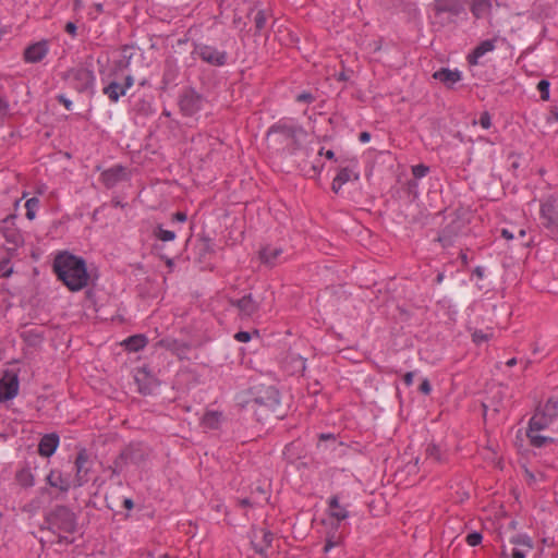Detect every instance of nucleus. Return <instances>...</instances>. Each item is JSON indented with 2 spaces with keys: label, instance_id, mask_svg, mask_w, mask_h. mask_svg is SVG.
Wrapping results in <instances>:
<instances>
[{
  "label": "nucleus",
  "instance_id": "f257e3e1",
  "mask_svg": "<svg viewBox=\"0 0 558 558\" xmlns=\"http://www.w3.org/2000/svg\"><path fill=\"white\" fill-rule=\"evenodd\" d=\"M558 420V401L549 399L539 405L529 422L526 436L530 444L537 448L551 445L555 438L550 435Z\"/></svg>",
  "mask_w": 558,
  "mask_h": 558
},
{
  "label": "nucleus",
  "instance_id": "f03ea898",
  "mask_svg": "<svg viewBox=\"0 0 558 558\" xmlns=\"http://www.w3.org/2000/svg\"><path fill=\"white\" fill-rule=\"evenodd\" d=\"M53 269L71 291H80L88 284L89 275L82 257L68 252L60 253L54 258Z\"/></svg>",
  "mask_w": 558,
  "mask_h": 558
},
{
  "label": "nucleus",
  "instance_id": "7ed1b4c3",
  "mask_svg": "<svg viewBox=\"0 0 558 558\" xmlns=\"http://www.w3.org/2000/svg\"><path fill=\"white\" fill-rule=\"evenodd\" d=\"M539 216L544 228H546L553 236L558 238V205L554 196L542 201Z\"/></svg>",
  "mask_w": 558,
  "mask_h": 558
},
{
  "label": "nucleus",
  "instance_id": "20e7f679",
  "mask_svg": "<svg viewBox=\"0 0 558 558\" xmlns=\"http://www.w3.org/2000/svg\"><path fill=\"white\" fill-rule=\"evenodd\" d=\"M66 77L70 84H72L78 92L93 89L96 81L94 72L84 66L71 69L68 72Z\"/></svg>",
  "mask_w": 558,
  "mask_h": 558
},
{
  "label": "nucleus",
  "instance_id": "39448f33",
  "mask_svg": "<svg viewBox=\"0 0 558 558\" xmlns=\"http://www.w3.org/2000/svg\"><path fill=\"white\" fill-rule=\"evenodd\" d=\"M197 56L206 63L211 65L221 66L227 63V52L219 50L209 45H201L196 47Z\"/></svg>",
  "mask_w": 558,
  "mask_h": 558
},
{
  "label": "nucleus",
  "instance_id": "423d86ee",
  "mask_svg": "<svg viewBox=\"0 0 558 558\" xmlns=\"http://www.w3.org/2000/svg\"><path fill=\"white\" fill-rule=\"evenodd\" d=\"M19 392V377L13 372H5L0 379V401L12 400Z\"/></svg>",
  "mask_w": 558,
  "mask_h": 558
},
{
  "label": "nucleus",
  "instance_id": "0eeeda50",
  "mask_svg": "<svg viewBox=\"0 0 558 558\" xmlns=\"http://www.w3.org/2000/svg\"><path fill=\"white\" fill-rule=\"evenodd\" d=\"M50 50L48 40H39L28 45L24 50V61L26 63H38L43 61Z\"/></svg>",
  "mask_w": 558,
  "mask_h": 558
},
{
  "label": "nucleus",
  "instance_id": "6e6552de",
  "mask_svg": "<svg viewBox=\"0 0 558 558\" xmlns=\"http://www.w3.org/2000/svg\"><path fill=\"white\" fill-rule=\"evenodd\" d=\"M76 474L73 478V487H82L88 482V473L90 470L88 454L86 450H81L75 459Z\"/></svg>",
  "mask_w": 558,
  "mask_h": 558
},
{
  "label": "nucleus",
  "instance_id": "1a4fd4ad",
  "mask_svg": "<svg viewBox=\"0 0 558 558\" xmlns=\"http://www.w3.org/2000/svg\"><path fill=\"white\" fill-rule=\"evenodd\" d=\"M179 104L185 116H193L202 109L203 98L195 90H187L181 96Z\"/></svg>",
  "mask_w": 558,
  "mask_h": 558
},
{
  "label": "nucleus",
  "instance_id": "9d476101",
  "mask_svg": "<svg viewBox=\"0 0 558 558\" xmlns=\"http://www.w3.org/2000/svg\"><path fill=\"white\" fill-rule=\"evenodd\" d=\"M134 85V77L132 75H128L124 78L123 84H119L118 82H111L104 88V94L110 99L111 102H118L122 96L126 94V92Z\"/></svg>",
  "mask_w": 558,
  "mask_h": 558
},
{
  "label": "nucleus",
  "instance_id": "9b49d317",
  "mask_svg": "<svg viewBox=\"0 0 558 558\" xmlns=\"http://www.w3.org/2000/svg\"><path fill=\"white\" fill-rule=\"evenodd\" d=\"M359 179L360 172L357 169V162L354 161V163L351 167L341 168L338 171L337 175L332 181L331 189L335 193H339V191L345 183L352 180L357 181Z\"/></svg>",
  "mask_w": 558,
  "mask_h": 558
},
{
  "label": "nucleus",
  "instance_id": "f8f14e48",
  "mask_svg": "<svg viewBox=\"0 0 558 558\" xmlns=\"http://www.w3.org/2000/svg\"><path fill=\"white\" fill-rule=\"evenodd\" d=\"M272 132H280V134L289 141H292L294 143H300L306 137V132L303 128L291 124L288 125L286 123L279 124L271 129Z\"/></svg>",
  "mask_w": 558,
  "mask_h": 558
},
{
  "label": "nucleus",
  "instance_id": "ddd939ff",
  "mask_svg": "<svg viewBox=\"0 0 558 558\" xmlns=\"http://www.w3.org/2000/svg\"><path fill=\"white\" fill-rule=\"evenodd\" d=\"M47 483L61 492H68L73 487V478L69 474H63L59 470H51L47 475Z\"/></svg>",
  "mask_w": 558,
  "mask_h": 558
},
{
  "label": "nucleus",
  "instance_id": "4468645a",
  "mask_svg": "<svg viewBox=\"0 0 558 558\" xmlns=\"http://www.w3.org/2000/svg\"><path fill=\"white\" fill-rule=\"evenodd\" d=\"M496 48V39H486L480 43L472 52L466 57L470 65L474 66L480 63V59L486 53L494 51Z\"/></svg>",
  "mask_w": 558,
  "mask_h": 558
},
{
  "label": "nucleus",
  "instance_id": "2eb2a0df",
  "mask_svg": "<svg viewBox=\"0 0 558 558\" xmlns=\"http://www.w3.org/2000/svg\"><path fill=\"white\" fill-rule=\"evenodd\" d=\"M59 436L57 434L45 435L38 446V452L43 457H51L59 447Z\"/></svg>",
  "mask_w": 558,
  "mask_h": 558
},
{
  "label": "nucleus",
  "instance_id": "dca6fc26",
  "mask_svg": "<svg viewBox=\"0 0 558 558\" xmlns=\"http://www.w3.org/2000/svg\"><path fill=\"white\" fill-rule=\"evenodd\" d=\"M490 0H471L470 11L475 19L488 17L492 14Z\"/></svg>",
  "mask_w": 558,
  "mask_h": 558
},
{
  "label": "nucleus",
  "instance_id": "f3484780",
  "mask_svg": "<svg viewBox=\"0 0 558 558\" xmlns=\"http://www.w3.org/2000/svg\"><path fill=\"white\" fill-rule=\"evenodd\" d=\"M282 248L276 245H266L259 252V258L263 263L274 266L280 260Z\"/></svg>",
  "mask_w": 558,
  "mask_h": 558
},
{
  "label": "nucleus",
  "instance_id": "a211bd4d",
  "mask_svg": "<svg viewBox=\"0 0 558 558\" xmlns=\"http://www.w3.org/2000/svg\"><path fill=\"white\" fill-rule=\"evenodd\" d=\"M434 77L447 86H452L461 80L462 75L459 70L441 69L434 73Z\"/></svg>",
  "mask_w": 558,
  "mask_h": 558
},
{
  "label": "nucleus",
  "instance_id": "6ab92c4d",
  "mask_svg": "<svg viewBox=\"0 0 558 558\" xmlns=\"http://www.w3.org/2000/svg\"><path fill=\"white\" fill-rule=\"evenodd\" d=\"M328 513L337 521H342L349 518V511L344 506H341L337 496L328 500Z\"/></svg>",
  "mask_w": 558,
  "mask_h": 558
},
{
  "label": "nucleus",
  "instance_id": "aec40b11",
  "mask_svg": "<svg viewBox=\"0 0 558 558\" xmlns=\"http://www.w3.org/2000/svg\"><path fill=\"white\" fill-rule=\"evenodd\" d=\"M236 306L240 311V314L245 317L253 316L258 310V304L253 300L251 294L244 295L238 300Z\"/></svg>",
  "mask_w": 558,
  "mask_h": 558
},
{
  "label": "nucleus",
  "instance_id": "412c9836",
  "mask_svg": "<svg viewBox=\"0 0 558 558\" xmlns=\"http://www.w3.org/2000/svg\"><path fill=\"white\" fill-rule=\"evenodd\" d=\"M146 344H147V339L143 335L131 336L122 342V345H124V348L131 352H137V351L144 349L146 347Z\"/></svg>",
  "mask_w": 558,
  "mask_h": 558
},
{
  "label": "nucleus",
  "instance_id": "4be33fe9",
  "mask_svg": "<svg viewBox=\"0 0 558 558\" xmlns=\"http://www.w3.org/2000/svg\"><path fill=\"white\" fill-rule=\"evenodd\" d=\"M16 481L23 487H33L35 485V476L31 468H22L16 473Z\"/></svg>",
  "mask_w": 558,
  "mask_h": 558
},
{
  "label": "nucleus",
  "instance_id": "5701e85b",
  "mask_svg": "<svg viewBox=\"0 0 558 558\" xmlns=\"http://www.w3.org/2000/svg\"><path fill=\"white\" fill-rule=\"evenodd\" d=\"M510 543L515 546L514 548H521L524 551H532L533 549V542L526 534H519L511 537Z\"/></svg>",
  "mask_w": 558,
  "mask_h": 558
},
{
  "label": "nucleus",
  "instance_id": "b1692460",
  "mask_svg": "<svg viewBox=\"0 0 558 558\" xmlns=\"http://www.w3.org/2000/svg\"><path fill=\"white\" fill-rule=\"evenodd\" d=\"M220 420H221V414L219 412L207 411L202 418V423L205 427L216 428V427H218Z\"/></svg>",
  "mask_w": 558,
  "mask_h": 558
},
{
  "label": "nucleus",
  "instance_id": "393cba45",
  "mask_svg": "<svg viewBox=\"0 0 558 558\" xmlns=\"http://www.w3.org/2000/svg\"><path fill=\"white\" fill-rule=\"evenodd\" d=\"M121 169L111 168L102 172L101 177L107 185H114L120 178Z\"/></svg>",
  "mask_w": 558,
  "mask_h": 558
},
{
  "label": "nucleus",
  "instance_id": "a878e982",
  "mask_svg": "<svg viewBox=\"0 0 558 558\" xmlns=\"http://www.w3.org/2000/svg\"><path fill=\"white\" fill-rule=\"evenodd\" d=\"M40 202L37 197H31L25 203L26 217L29 220L35 219Z\"/></svg>",
  "mask_w": 558,
  "mask_h": 558
},
{
  "label": "nucleus",
  "instance_id": "bb28decb",
  "mask_svg": "<svg viewBox=\"0 0 558 558\" xmlns=\"http://www.w3.org/2000/svg\"><path fill=\"white\" fill-rule=\"evenodd\" d=\"M154 235L162 241V242H171L175 239V232L173 231H170V230H166L163 229L161 226H158L155 231H154Z\"/></svg>",
  "mask_w": 558,
  "mask_h": 558
},
{
  "label": "nucleus",
  "instance_id": "cd10ccee",
  "mask_svg": "<svg viewBox=\"0 0 558 558\" xmlns=\"http://www.w3.org/2000/svg\"><path fill=\"white\" fill-rule=\"evenodd\" d=\"M537 89L541 93L542 100L547 101L549 99V97H550V93H549L550 83H549V81H547V80L539 81L538 84H537Z\"/></svg>",
  "mask_w": 558,
  "mask_h": 558
},
{
  "label": "nucleus",
  "instance_id": "c85d7f7f",
  "mask_svg": "<svg viewBox=\"0 0 558 558\" xmlns=\"http://www.w3.org/2000/svg\"><path fill=\"white\" fill-rule=\"evenodd\" d=\"M429 172V168L424 165H416L412 167V173L416 179L424 178Z\"/></svg>",
  "mask_w": 558,
  "mask_h": 558
},
{
  "label": "nucleus",
  "instance_id": "c756f323",
  "mask_svg": "<svg viewBox=\"0 0 558 558\" xmlns=\"http://www.w3.org/2000/svg\"><path fill=\"white\" fill-rule=\"evenodd\" d=\"M482 539H483V536L478 532L470 533L466 536V543L469 546H472V547L480 545L482 543Z\"/></svg>",
  "mask_w": 558,
  "mask_h": 558
},
{
  "label": "nucleus",
  "instance_id": "7c9ffc66",
  "mask_svg": "<svg viewBox=\"0 0 558 558\" xmlns=\"http://www.w3.org/2000/svg\"><path fill=\"white\" fill-rule=\"evenodd\" d=\"M13 272L12 267L9 265L8 259H3L0 262V274L2 277H9Z\"/></svg>",
  "mask_w": 558,
  "mask_h": 558
},
{
  "label": "nucleus",
  "instance_id": "2f4dec72",
  "mask_svg": "<svg viewBox=\"0 0 558 558\" xmlns=\"http://www.w3.org/2000/svg\"><path fill=\"white\" fill-rule=\"evenodd\" d=\"M478 122L483 129H485V130L489 129L492 126V118H490L489 113L488 112L482 113Z\"/></svg>",
  "mask_w": 558,
  "mask_h": 558
},
{
  "label": "nucleus",
  "instance_id": "473e14b6",
  "mask_svg": "<svg viewBox=\"0 0 558 558\" xmlns=\"http://www.w3.org/2000/svg\"><path fill=\"white\" fill-rule=\"evenodd\" d=\"M255 24L257 29H263L266 24V17L263 11L257 12L255 16Z\"/></svg>",
  "mask_w": 558,
  "mask_h": 558
},
{
  "label": "nucleus",
  "instance_id": "72a5a7b5",
  "mask_svg": "<svg viewBox=\"0 0 558 558\" xmlns=\"http://www.w3.org/2000/svg\"><path fill=\"white\" fill-rule=\"evenodd\" d=\"M426 451H427V456L429 458H433L435 460H440L439 449L437 446L430 445V446H428Z\"/></svg>",
  "mask_w": 558,
  "mask_h": 558
},
{
  "label": "nucleus",
  "instance_id": "f704fd0d",
  "mask_svg": "<svg viewBox=\"0 0 558 558\" xmlns=\"http://www.w3.org/2000/svg\"><path fill=\"white\" fill-rule=\"evenodd\" d=\"M420 391L424 395H428L432 391L430 383L427 378H424L420 385Z\"/></svg>",
  "mask_w": 558,
  "mask_h": 558
},
{
  "label": "nucleus",
  "instance_id": "c9c22d12",
  "mask_svg": "<svg viewBox=\"0 0 558 558\" xmlns=\"http://www.w3.org/2000/svg\"><path fill=\"white\" fill-rule=\"evenodd\" d=\"M234 338L239 342H248L251 340V335L247 331H239L235 333Z\"/></svg>",
  "mask_w": 558,
  "mask_h": 558
},
{
  "label": "nucleus",
  "instance_id": "e433bc0d",
  "mask_svg": "<svg viewBox=\"0 0 558 558\" xmlns=\"http://www.w3.org/2000/svg\"><path fill=\"white\" fill-rule=\"evenodd\" d=\"M296 100L299 102H308L310 104L314 100V97L310 93H302V94L298 95Z\"/></svg>",
  "mask_w": 558,
  "mask_h": 558
},
{
  "label": "nucleus",
  "instance_id": "4c0bfd02",
  "mask_svg": "<svg viewBox=\"0 0 558 558\" xmlns=\"http://www.w3.org/2000/svg\"><path fill=\"white\" fill-rule=\"evenodd\" d=\"M473 340L474 342L476 343H482L484 341L487 340V336L481 331V330H476L474 333H473Z\"/></svg>",
  "mask_w": 558,
  "mask_h": 558
},
{
  "label": "nucleus",
  "instance_id": "58836bf2",
  "mask_svg": "<svg viewBox=\"0 0 558 558\" xmlns=\"http://www.w3.org/2000/svg\"><path fill=\"white\" fill-rule=\"evenodd\" d=\"M531 551H524L521 548H513L511 558H526Z\"/></svg>",
  "mask_w": 558,
  "mask_h": 558
},
{
  "label": "nucleus",
  "instance_id": "ea45409f",
  "mask_svg": "<svg viewBox=\"0 0 558 558\" xmlns=\"http://www.w3.org/2000/svg\"><path fill=\"white\" fill-rule=\"evenodd\" d=\"M58 100L65 107L66 110H72L73 102L68 99L65 96L60 95L58 96Z\"/></svg>",
  "mask_w": 558,
  "mask_h": 558
},
{
  "label": "nucleus",
  "instance_id": "a19ab883",
  "mask_svg": "<svg viewBox=\"0 0 558 558\" xmlns=\"http://www.w3.org/2000/svg\"><path fill=\"white\" fill-rule=\"evenodd\" d=\"M173 221H178V222H185L186 219H187V216L185 213L183 211H178L173 215L172 217Z\"/></svg>",
  "mask_w": 558,
  "mask_h": 558
},
{
  "label": "nucleus",
  "instance_id": "79ce46f5",
  "mask_svg": "<svg viewBox=\"0 0 558 558\" xmlns=\"http://www.w3.org/2000/svg\"><path fill=\"white\" fill-rule=\"evenodd\" d=\"M65 31L72 36L76 35V25L72 22L66 23Z\"/></svg>",
  "mask_w": 558,
  "mask_h": 558
},
{
  "label": "nucleus",
  "instance_id": "37998d69",
  "mask_svg": "<svg viewBox=\"0 0 558 558\" xmlns=\"http://www.w3.org/2000/svg\"><path fill=\"white\" fill-rule=\"evenodd\" d=\"M413 379H414V373L413 372H408L404 375V377H403L404 384L407 386H411L413 384Z\"/></svg>",
  "mask_w": 558,
  "mask_h": 558
},
{
  "label": "nucleus",
  "instance_id": "c03bdc74",
  "mask_svg": "<svg viewBox=\"0 0 558 558\" xmlns=\"http://www.w3.org/2000/svg\"><path fill=\"white\" fill-rule=\"evenodd\" d=\"M359 141L362 144H366L371 141V134L368 132H362L359 136Z\"/></svg>",
  "mask_w": 558,
  "mask_h": 558
},
{
  "label": "nucleus",
  "instance_id": "a18cd8bd",
  "mask_svg": "<svg viewBox=\"0 0 558 558\" xmlns=\"http://www.w3.org/2000/svg\"><path fill=\"white\" fill-rule=\"evenodd\" d=\"M319 155H324L327 159H330V160L335 158V153L331 149L324 151V148H322L319 150Z\"/></svg>",
  "mask_w": 558,
  "mask_h": 558
},
{
  "label": "nucleus",
  "instance_id": "49530a36",
  "mask_svg": "<svg viewBox=\"0 0 558 558\" xmlns=\"http://www.w3.org/2000/svg\"><path fill=\"white\" fill-rule=\"evenodd\" d=\"M473 274H474L477 278L482 279V278L484 277V268H483V267H481V266H477V267L473 270Z\"/></svg>",
  "mask_w": 558,
  "mask_h": 558
},
{
  "label": "nucleus",
  "instance_id": "de8ad7c7",
  "mask_svg": "<svg viewBox=\"0 0 558 558\" xmlns=\"http://www.w3.org/2000/svg\"><path fill=\"white\" fill-rule=\"evenodd\" d=\"M140 391L144 395L151 393L153 388L150 386H140Z\"/></svg>",
  "mask_w": 558,
  "mask_h": 558
},
{
  "label": "nucleus",
  "instance_id": "09e8293b",
  "mask_svg": "<svg viewBox=\"0 0 558 558\" xmlns=\"http://www.w3.org/2000/svg\"><path fill=\"white\" fill-rule=\"evenodd\" d=\"M550 122H558V109L551 111V116L549 118Z\"/></svg>",
  "mask_w": 558,
  "mask_h": 558
},
{
  "label": "nucleus",
  "instance_id": "8fccbe9b",
  "mask_svg": "<svg viewBox=\"0 0 558 558\" xmlns=\"http://www.w3.org/2000/svg\"><path fill=\"white\" fill-rule=\"evenodd\" d=\"M501 234H502V236H504L505 239H507V240H511V239H513V234H512L510 231H508L507 229H504V230H502V232H501Z\"/></svg>",
  "mask_w": 558,
  "mask_h": 558
},
{
  "label": "nucleus",
  "instance_id": "3c124183",
  "mask_svg": "<svg viewBox=\"0 0 558 558\" xmlns=\"http://www.w3.org/2000/svg\"><path fill=\"white\" fill-rule=\"evenodd\" d=\"M123 504H124V507L126 509H129V510H131L133 508V506H134L133 501L131 499H129V498H126Z\"/></svg>",
  "mask_w": 558,
  "mask_h": 558
},
{
  "label": "nucleus",
  "instance_id": "603ef678",
  "mask_svg": "<svg viewBox=\"0 0 558 558\" xmlns=\"http://www.w3.org/2000/svg\"><path fill=\"white\" fill-rule=\"evenodd\" d=\"M506 364H507V366L511 367L517 364V359L512 357V359L508 360Z\"/></svg>",
  "mask_w": 558,
  "mask_h": 558
},
{
  "label": "nucleus",
  "instance_id": "864d4df0",
  "mask_svg": "<svg viewBox=\"0 0 558 558\" xmlns=\"http://www.w3.org/2000/svg\"><path fill=\"white\" fill-rule=\"evenodd\" d=\"M69 517H70V520H69V523H68V529H69V530H72V529H73V526H74V521H73V519H72V515H70V514H69Z\"/></svg>",
  "mask_w": 558,
  "mask_h": 558
},
{
  "label": "nucleus",
  "instance_id": "5fc2aeb1",
  "mask_svg": "<svg viewBox=\"0 0 558 558\" xmlns=\"http://www.w3.org/2000/svg\"><path fill=\"white\" fill-rule=\"evenodd\" d=\"M333 547V544L331 542H327L325 545V551H329Z\"/></svg>",
  "mask_w": 558,
  "mask_h": 558
},
{
  "label": "nucleus",
  "instance_id": "6e6d98bb",
  "mask_svg": "<svg viewBox=\"0 0 558 558\" xmlns=\"http://www.w3.org/2000/svg\"><path fill=\"white\" fill-rule=\"evenodd\" d=\"M461 259H462V263H463L464 265H466V264H468V256H466V254H465V253H462V254H461Z\"/></svg>",
  "mask_w": 558,
  "mask_h": 558
},
{
  "label": "nucleus",
  "instance_id": "4d7b16f0",
  "mask_svg": "<svg viewBox=\"0 0 558 558\" xmlns=\"http://www.w3.org/2000/svg\"><path fill=\"white\" fill-rule=\"evenodd\" d=\"M331 437H332V435H331V434H322V435H320V438H322V439H329V438H331Z\"/></svg>",
  "mask_w": 558,
  "mask_h": 558
},
{
  "label": "nucleus",
  "instance_id": "13d9d810",
  "mask_svg": "<svg viewBox=\"0 0 558 558\" xmlns=\"http://www.w3.org/2000/svg\"><path fill=\"white\" fill-rule=\"evenodd\" d=\"M501 556H502V558H509V555H508L506 548L502 549Z\"/></svg>",
  "mask_w": 558,
  "mask_h": 558
},
{
  "label": "nucleus",
  "instance_id": "bf43d9fd",
  "mask_svg": "<svg viewBox=\"0 0 558 558\" xmlns=\"http://www.w3.org/2000/svg\"><path fill=\"white\" fill-rule=\"evenodd\" d=\"M96 10H97L98 12H102V10H104L102 4H101V3L96 4Z\"/></svg>",
  "mask_w": 558,
  "mask_h": 558
},
{
  "label": "nucleus",
  "instance_id": "052dcab7",
  "mask_svg": "<svg viewBox=\"0 0 558 558\" xmlns=\"http://www.w3.org/2000/svg\"><path fill=\"white\" fill-rule=\"evenodd\" d=\"M265 541L270 542L271 535L269 533H265Z\"/></svg>",
  "mask_w": 558,
  "mask_h": 558
},
{
  "label": "nucleus",
  "instance_id": "680f3d73",
  "mask_svg": "<svg viewBox=\"0 0 558 558\" xmlns=\"http://www.w3.org/2000/svg\"><path fill=\"white\" fill-rule=\"evenodd\" d=\"M442 279H444V276H442V275H438V277H437V281H438V282H441V281H442Z\"/></svg>",
  "mask_w": 558,
  "mask_h": 558
},
{
  "label": "nucleus",
  "instance_id": "e2e57ef3",
  "mask_svg": "<svg viewBox=\"0 0 558 558\" xmlns=\"http://www.w3.org/2000/svg\"><path fill=\"white\" fill-rule=\"evenodd\" d=\"M439 241L442 242L444 246L447 245V243L445 242V239L439 238Z\"/></svg>",
  "mask_w": 558,
  "mask_h": 558
},
{
  "label": "nucleus",
  "instance_id": "0e129e2a",
  "mask_svg": "<svg viewBox=\"0 0 558 558\" xmlns=\"http://www.w3.org/2000/svg\"><path fill=\"white\" fill-rule=\"evenodd\" d=\"M520 235H521V236H524V235H525V231H524V230H521V231H520Z\"/></svg>",
  "mask_w": 558,
  "mask_h": 558
},
{
  "label": "nucleus",
  "instance_id": "69168bd1",
  "mask_svg": "<svg viewBox=\"0 0 558 558\" xmlns=\"http://www.w3.org/2000/svg\"><path fill=\"white\" fill-rule=\"evenodd\" d=\"M489 450L492 451V456H494V454H495V450H494V448H493V447H489Z\"/></svg>",
  "mask_w": 558,
  "mask_h": 558
},
{
  "label": "nucleus",
  "instance_id": "338daca9",
  "mask_svg": "<svg viewBox=\"0 0 558 558\" xmlns=\"http://www.w3.org/2000/svg\"><path fill=\"white\" fill-rule=\"evenodd\" d=\"M159 558H170V557H169V556H167V555H162V556H160Z\"/></svg>",
  "mask_w": 558,
  "mask_h": 558
}]
</instances>
